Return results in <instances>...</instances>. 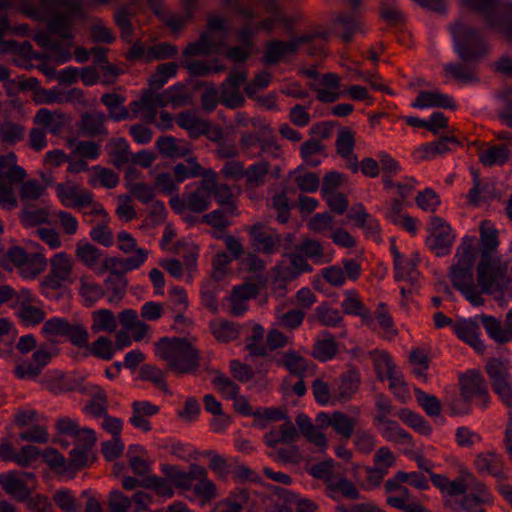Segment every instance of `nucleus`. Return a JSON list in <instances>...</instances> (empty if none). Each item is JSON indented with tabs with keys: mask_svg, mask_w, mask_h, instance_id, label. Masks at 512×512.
<instances>
[{
	"mask_svg": "<svg viewBox=\"0 0 512 512\" xmlns=\"http://www.w3.org/2000/svg\"><path fill=\"white\" fill-rule=\"evenodd\" d=\"M326 488V495L336 501L339 500L340 497L349 500H357L360 498V493L354 483L341 476L336 475Z\"/></svg>",
	"mask_w": 512,
	"mask_h": 512,
	"instance_id": "obj_40",
	"label": "nucleus"
},
{
	"mask_svg": "<svg viewBox=\"0 0 512 512\" xmlns=\"http://www.w3.org/2000/svg\"><path fill=\"white\" fill-rule=\"evenodd\" d=\"M413 107H440L445 109H455L456 105L452 97L439 91H421L414 103Z\"/></svg>",
	"mask_w": 512,
	"mask_h": 512,
	"instance_id": "obj_39",
	"label": "nucleus"
},
{
	"mask_svg": "<svg viewBox=\"0 0 512 512\" xmlns=\"http://www.w3.org/2000/svg\"><path fill=\"white\" fill-rule=\"evenodd\" d=\"M460 143L453 136L442 137L437 141L422 145L414 151V157L418 160L433 158L436 155H442L457 147Z\"/></svg>",
	"mask_w": 512,
	"mask_h": 512,
	"instance_id": "obj_31",
	"label": "nucleus"
},
{
	"mask_svg": "<svg viewBox=\"0 0 512 512\" xmlns=\"http://www.w3.org/2000/svg\"><path fill=\"white\" fill-rule=\"evenodd\" d=\"M419 262V255L413 253L411 256H405L394 263V279L396 281L408 282L412 286L415 285L420 276L417 268Z\"/></svg>",
	"mask_w": 512,
	"mask_h": 512,
	"instance_id": "obj_29",
	"label": "nucleus"
},
{
	"mask_svg": "<svg viewBox=\"0 0 512 512\" xmlns=\"http://www.w3.org/2000/svg\"><path fill=\"white\" fill-rule=\"evenodd\" d=\"M74 34H34L35 42L45 49L48 56L58 63H65L72 57Z\"/></svg>",
	"mask_w": 512,
	"mask_h": 512,
	"instance_id": "obj_12",
	"label": "nucleus"
},
{
	"mask_svg": "<svg viewBox=\"0 0 512 512\" xmlns=\"http://www.w3.org/2000/svg\"><path fill=\"white\" fill-rule=\"evenodd\" d=\"M471 478H476L472 474H467L465 477H459L454 480H449L448 477L442 474L431 473V482L438 488L443 495L456 497L467 493L472 490L473 484Z\"/></svg>",
	"mask_w": 512,
	"mask_h": 512,
	"instance_id": "obj_20",
	"label": "nucleus"
},
{
	"mask_svg": "<svg viewBox=\"0 0 512 512\" xmlns=\"http://www.w3.org/2000/svg\"><path fill=\"white\" fill-rule=\"evenodd\" d=\"M148 251L139 249L136 254L128 258L109 257L105 255L102 265L97 269V275L109 272V275L125 276L126 272L138 269L146 261Z\"/></svg>",
	"mask_w": 512,
	"mask_h": 512,
	"instance_id": "obj_15",
	"label": "nucleus"
},
{
	"mask_svg": "<svg viewBox=\"0 0 512 512\" xmlns=\"http://www.w3.org/2000/svg\"><path fill=\"white\" fill-rule=\"evenodd\" d=\"M477 472L481 475H489L497 479L507 478L503 457L492 451L480 453L474 460Z\"/></svg>",
	"mask_w": 512,
	"mask_h": 512,
	"instance_id": "obj_22",
	"label": "nucleus"
},
{
	"mask_svg": "<svg viewBox=\"0 0 512 512\" xmlns=\"http://www.w3.org/2000/svg\"><path fill=\"white\" fill-rule=\"evenodd\" d=\"M376 320L381 329L383 338L392 340L397 336L398 331L395 328L393 319L387 309V305L383 302L379 303L377 306Z\"/></svg>",
	"mask_w": 512,
	"mask_h": 512,
	"instance_id": "obj_61",
	"label": "nucleus"
},
{
	"mask_svg": "<svg viewBox=\"0 0 512 512\" xmlns=\"http://www.w3.org/2000/svg\"><path fill=\"white\" fill-rule=\"evenodd\" d=\"M510 157V151L506 145H494L479 152V161L485 167L502 166Z\"/></svg>",
	"mask_w": 512,
	"mask_h": 512,
	"instance_id": "obj_49",
	"label": "nucleus"
},
{
	"mask_svg": "<svg viewBox=\"0 0 512 512\" xmlns=\"http://www.w3.org/2000/svg\"><path fill=\"white\" fill-rule=\"evenodd\" d=\"M117 328V320L114 313L109 309H100L92 313L91 330L94 333H112Z\"/></svg>",
	"mask_w": 512,
	"mask_h": 512,
	"instance_id": "obj_57",
	"label": "nucleus"
},
{
	"mask_svg": "<svg viewBox=\"0 0 512 512\" xmlns=\"http://www.w3.org/2000/svg\"><path fill=\"white\" fill-rule=\"evenodd\" d=\"M106 116L103 112L93 111L81 115L78 129L86 137H103L108 131L105 127Z\"/></svg>",
	"mask_w": 512,
	"mask_h": 512,
	"instance_id": "obj_25",
	"label": "nucleus"
},
{
	"mask_svg": "<svg viewBox=\"0 0 512 512\" xmlns=\"http://www.w3.org/2000/svg\"><path fill=\"white\" fill-rule=\"evenodd\" d=\"M7 259L18 269L21 277L35 279L47 267V259L42 253H28L20 246H12L7 251Z\"/></svg>",
	"mask_w": 512,
	"mask_h": 512,
	"instance_id": "obj_9",
	"label": "nucleus"
},
{
	"mask_svg": "<svg viewBox=\"0 0 512 512\" xmlns=\"http://www.w3.org/2000/svg\"><path fill=\"white\" fill-rule=\"evenodd\" d=\"M49 263L50 272L42 279L41 285L55 290L70 278L73 261L66 252H58L50 258Z\"/></svg>",
	"mask_w": 512,
	"mask_h": 512,
	"instance_id": "obj_16",
	"label": "nucleus"
},
{
	"mask_svg": "<svg viewBox=\"0 0 512 512\" xmlns=\"http://www.w3.org/2000/svg\"><path fill=\"white\" fill-rule=\"evenodd\" d=\"M127 458L135 474L146 475L150 471L147 452L141 445H130L127 450Z\"/></svg>",
	"mask_w": 512,
	"mask_h": 512,
	"instance_id": "obj_56",
	"label": "nucleus"
},
{
	"mask_svg": "<svg viewBox=\"0 0 512 512\" xmlns=\"http://www.w3.org/2000/svg\"><path fill=\"white\" fill-rule=\"evenodd\" d=\"M154 352L178 376L195 374L200 367V353L186 338L163 337L154 343Z\"/></svg>",
	"mask_w": 512,
	"mask_h": 512,
	"instance_id": "obj_2",
	"label": "nucleus"
},
{
	"mask_svg": "<svg viewBox=\"0 0 512 512\" xmlns=\"http://www.w3.org/2000/svg\"><path fill=\"white\" fill-rule=\"evenodd\" d=\"M105 252L93 244L80 240L76 243L75 256L88 269L97 274V269L102 265Z\"/></svg>",
	"mask_w": 512,
	"mask_h": 512,
	"instance_id": "obj_28",
	"label": "nucleus"
},
{
	"mask_svg": "<svg viewBox=\"0 0 512 512\" xmlns=\"http://www.w3.org/2000/svg\"><path fill=\"white\" fill-rule=\"evenodd\" d=\"M195 468H199V465L191 464L188 471H183L175 465L164 464L161 466V471L176 488L189 490L195 481Z\"/></svg>",
	"mask_w": 512,
	"mask_h": 512,
	"instance_id": "obj_33",
	"label": "nucleus"
},
{
	"mask_svg": "<svg viewBox=\"0 0 512 512\" xmlns=\"http://www.w3.org/2000/svg\"><path fill=\"white\" fill-rule=\"evenodd\" d=\"M0 485L7 494L18 502L24 501L31 495L30 487H27L24 481L13 472L0 474Z\"/></svg>",
	"mask_w": 512,
	"mask_h": 512,
	"instance_id": "obj_41",
	"label": "nucleus"
},
{
	"mask_svg": "<svg viewBox=\"0 0 512 512\" xmlns=\"http://www.w3.org/2000/svg\"><path fill=\"white\" fill-rule=\"evenodd\" d=\"M140 379L152 383L165 393H170L166 383V373L155 365L145 364L140 368Z\"/></svg>",
	"mask_w": 512,
	"mask_h": 512,
	"instance_id": "obj_60",
	"label": "nucleus"
},
{
	"mask_svg": "<svg viewBox=\"0 0 512 512\" xmlns=\"http://www.w3.org/2000/svg\"><path fill=\"white\" fill-rule=\"evenodd\" d=\"M283 365L294 375L303 378L313 367V362L303 358L296 352H288L283 356Z\"/></svg>",
	"mask_w": 512,
	"mask_h": 512,
	"instance_id": "obj_58",
	"label": "nucleus"
},
{
	"mask_svg": "<svg viewBox=\"0 0 512 512\" xmlns=\"http://www.w3.org/2000/svg\"><path fill=\"white\" fill-rule=\"evenodd\" d=\"M128 281L125 276L108 275L105 279V286L108 293L109 303H118L126 293Z\"/></svg>",
	"mask_w": 512,
	"mask_h": 512,
	"instance_id": "obj_62",
	"label": "nucleus"
},
{
	"mask_svg": "<svg viewBox=\"0 0 512 512\" xmlns=\"http://www.w3.org/2000/svg\"><path fill=\"white\" fill-rule=\"evenodd\" d=\"M34 122L40 125L47 132L57 135L63 128V118L60 114L50 111L47 108H40L35 117Z\"/></svg>",
	"mask_w": 512,
	"mask_h": 512,
	"instance_id": "obj_53",
	"label": "nucleus"
},
{
	"mask_svg": "<svg viewBox=\"0 0 512 512\" xmlns=\"http://www.w3.org/2000/svg\"><path fill=\"white\" fill-rule=\"evenodd\" d=\"M156 147L161 155L172 159L188 157L192 154L188 142L172 136L159 137L156 141Z\"/></svg>",
	"mask_w": 512,
	"mask_h": 512,
	"instance_id": "obj_26",
	"label": "nucleus"
},
{
	"mask_svg": "<svg viewBox=\"0 0 512 512\" xmlns=\"http://www.w3.org/2000/svg\"><path fill=\"white\" fill-rule=\"evenodd\" d=\"M176 124L187 130L193 137L206 134L210 128L208 120L201 119L195 111L181 112L176 116Z\"/></svg>",
	"mask_w": 512,
	"mask_h": 512,
	"instance_id": "obj_37",
	"label": "nucleus"
},
{
	"mask_svg": "<svg viewBox=\"0 0 512 512\" xmlns=\"http://www.w3.org/2000/svg\"><path fill=\"white\" fill-rule=\"evenodd\" d=\"M29 16L46 21L49 32H69L86 14L82 0H40L25 10Z\"/></svg>",
	"mask_w": 512,
	"mask_h": 512,
	"instance_id": "obj_1",
	"label": "nucleus"
},
{
	"mask_svg": "<svg viewBox=\"0 0 512 512\" xmlns=\"http://www.w3.org/2000/svg\"><path fill=\"white\" fill-rule=\"evenodd\" d=\"M477 281L483 293H491L501 287L503 273L482 257L477 267Z\"/></svg>",
	"mask_w": 512,
	"mask_h": 512,
	"instance_id": "obj_24",
	"label": "nucleus"
},
{
	"mask_svg": "<svg viewBox=\"0 0 512 512\" xmlns=\"http://www.w3.org/2000/svg\"><path fill=\"white\" fill-rule=\"evenodd\" d=\"M454 51L465 62L478 61L489 50L483 34H453Z\"/></svg>",
	"mask_w": 512,
	"mask_h": 512,
	"instance_id": "obj_14",
	"label": "nucleus"
},
{
	"mask_svg": "<svg viewBox=\"0 0 512 512\" xmlns=\"http://www.w3.org/2000/svg\"><path fill=\"white\" fill-rule=\"evenodd\" d=\"M195 483L193 491L195 495L204 502H210L218 497L216 484L208 477L206 468L199 465L194 472Z\"/></svg>",
	"mask_w": 512,
	"mask_h": 512,
	"instance_id": "obj_30",
	"label": "nucleus"
},
{
	"mask_svg": "<svg viewBox=\"0 0 512 512\" xmlns=\"http://www.w3.org/2000/svg\"><path fill=\"white\" fill-rule=\"evenodd\" d=\"M344 295L345 298L341 302L343 312L347 315L358 316L363 323L371 326L374 322L372 313L370 309L364 305L358 293L355 290H346Z\"/></svg>",
	"mask_w": 512,
	"mask_h": 512,
	"instance_id": "obj_27",
	"label": "nucleus"
},
{
	"mask_svg": "<svg viewBox=\"0 0 512 512\" xmlns=\"http://www.w3.org/2000/svg\"><path fill=\"white\" fill-rule=\"evenodd\" d=\"M379 425L382 426L380 429L381 435L387 441L398 444H411V435L406 430L401 428L398 422L387 419L381 422Z\"/></svg>",
	"mask_w": 512,
	"mask_h": 512,
	"instance_id": "obj_50",
	"label": "nucleus"
},
{
	"mask_svg": "<svg viewBox=\"0 0 512 512\" xmlns=\"http://www.w3.org/2000/svg\"><path fill=\"white\" fill-rule=\"evenodd\" d=\"M480 240L482 257H487L499 245L498 230L490 220H483L480 224Z\"/></svg>",
	"mask_w": 512,
	"mask_h": 512,
	"instance_id": "obj_52",
	"label": "nucleus"
},
{
	"mask_svg": "<svg viewBox=\"0 0 512 512\" xmlns=\"http://www.w3.org/2000/svg\"><path fill=\"white\" fill-rule=\"evenodd\" d=\"M320 417L327 418V425L331 426L333 430L345 440H348L352 436L356 425V419L351 418L340 411L333 412L330 416L321 413L318 415V418Z\"/></svg>",
	"mask_w": 512,
	"mask_h": 512,
	"instance_id": "obj_43",
	"label": "nucleus"
},
{
	"mask_svg": "<svg viewBox=\"0 0 512 512\" xmlns=\"http://www.w3.org/2000/svg\"><path fill=\"white\" fill-rule=\"evenodd\" d=\"M445 77L462 84L478 81L476 69L470 62H451L443 65Z\"/></svg>",
	"mask_w": 512,
	"mask_h": 512,
	"instance_id": "obj_35",
	"label": "nucleus"
},
{
	"mask_svg": "<svg viewBox=\"0 0 512 512\" xmlns=\"http://www.w3.org/2000/svg\"><path fill=\"white\" fill-rule=\"evenodd\" d=\"M79 295L85 306L92 307L98 300L104 297L105 289L89 275L80 277Z\"/></svg>",
	"mask_w": 512,
	"mask_h": 512,
	"instance_id": "obj_46",
	"label": "nucleus"
},
{
	"mask_svg": "<svg viewBox=\"0 0 512 512\" xmlns=\"http://www.w3.org/2000/svg\"><path fill=\"white\" fill-rule=\"evenodd\" d=\"M198 0H181L183 12L176 13L169 10L163 0H149V7L157 18L172 32L186 28L194 13L198 9Z\"/></svg>",
	"mask_w": 512,
	"mask_h": 512,
	"instance_id": "obj_7",
	"label": "nucleus"
},
{
	"mask_svg": "<svg viewBox=\"0 0 512 512\" xmlns=\"http://www.w3.org/2000/svg\"><path fill=\"white\" fill-rule=\"evenodd\" d=\"M57 197L66 208L81 209L92 202V193L76 184L58 183Z\"/></svg>",
	"mask_w": 512,
	"mask_h": 512,
	"instance_id": "obj_17",
	"label": "nucleus"
},
{
	"mask_svg": "<svg viewBox=\"0 0 512 512\" xmlns=\"http://www.w3.org/2000/svg\"><path fill=\"white\" fill-rule=\"evenodd\" d=\"M248 231L256 250L265 254H273L279 250L281 237L271 228L262 223H256L250 226Z\"/></svg>",
	"mask_w": 512,
	"mask_h": 512,
	"instance_id": "obj_19",
	"label": "nucleus"
},
{
	"mask_svg": "<svg viewBox=\"0 0 512 512\" xmlns=\"http://www.w3.org/2000/svg\"><path fill=\"white\" fill-rule=\"evenodd\" d=\"M100 100L107 107L110 119L119 122L129 117V111L124 106V96L117 93H105Z\"/></svg>",
	"mask_w": 512,
	"mask_h": 512,
	"instance_id": "obj_47",
	"label": "nucleus"
},
{
	"mask_svg": "<svg viewBox=\"0 0 512 512\" xmlns=\"http://www.w3.org/2000/svg\"><path fill=\"white\" fill-rule=\"evenodd\" d=\"M327 34H306L300 38L288 41L270 40L265 44L262 62L267 65H276L281 62H288L296 53L300 44L312 41L316 36L326 39Z\"/></svg>",
	"mask_w": 512,
	"mask_h": 512,
	"instance_id": "obj_8",
	"label": "nucleus"
},
{
	"mask_svg": "<svg viewBox=\"0 0 512 512\" xmlns=\"http://www.w3.org/2000/svg\"><path fill=\"white\" fill-rule=\"evenodd\" d=\"M349 218L354 220L356 226L362 228L368 238L373 239L375 242L381 240L379 222L369 215L362 205L353 208V212Z\"/></svg>",
	"mask_w": 512,
	"mask_h": 512,
	"instance_id": "obj_34",
	"label": "nucleus"
},
{
	"mask_svg": "<svg viewBox=\"0 0 512 512\" xmlns=\"http://www.w3.org/2000/svg\"><path fill=\"white\" fill-rule=\"evenodd\" d=\"M463 4L482 15L491 29L512 32V2L500 5L499 0H462Z\"/></svg>",
	"mask_w": 512,
	"mask_h": 512,
	"instance_id": "obj_5",
	"label": "nucleus"
},
{
	"mask_svg": "<svg viewBox=\"0 0 512 512\" xmlns=\"http://www.w3.org/2000/svg\"><path fill=\"white\" fill-rule=\"evenodd\" d=\"M149 4V0H147ZM144 8V0H130V2L119 8L115 13V22L121 32H131L135 29L133 19L138 12Z\"/></svg>",
	"mask_w": 512,
	"mask_h": 512,
	"instance_id": "obj_38",
	"label": "nucleus"
},
{
	"mask_svg": "<svg viewBox=\"0 0 512 512\" xmlns=\"http://www.w3.org/2000/svg\"><path fill=\"white\" fill-rule=\"evenodd\" d=\"M361 384L360 372L357 369H349L334 381V401L343 404L350 401L358 392Z\"/></svg>",
	"mask_w": 512,
	"mask_h": 512,
	"instance_id": "obj_18",
	"label": "nucleus"
},
{
	"mask_svg": "<svg viewBox=\"0 0 512 512\" xmlns=\"http://www.w3.org/2000/svg\"><path fill=\"white\" fill-rule=\"evenodd\" d=\"M476 254L471 242L463 241L456 253V263L451 267V281L456 289L474 283L473 266Z\"/></svg>",
	"mask_w": 512,
	"mask_h": 512,
	"instance_id": "obj_10",
	"label": "nucleus"
},
{
	"mask_svg": "<svg viewBox=\"0 0 512 512\" xmlns=\"http://www.w3.org/2000/svg\"><path fill=\"white\" fill-rule=\"evenodd\" d=\"M139 175L140 173L135 169H130L127 172V188L133 197L136 198L139 202L148 204L155 198V187L143 181H135L138 179Z\"/></svg>",
	"mask_w": 512,
	"mask_h": 512,
	"instance_id": "obj_36",
	"label": "nucleus"
},
{
	"mask_svg": "<svg viewBox=\"0 0 512 512\" xmlns=\"http://www.w3.org/2000/svg\"><path fill=\"white\" fill-rule=\"evenodd\" d=\"M226 34H201L198 41L190 43L183 54L185 56L197 55H225L236 63L245 62L253 52L252 34H242L241 45L228 48L225 42Z\"/></svg>",
	"mask_w": 512,
	"mask_h": 512,
	"instance_id": "obj_3",
	"label": "nucleus"
},
{
	"mask_svg": "<svg viewBox=\"0 0 512 512\" xmlns=\"http://www.w3.org/2000/svg\"><path fill=\"white\" fill-rule=\"evenodd\" d=\"M53 501L62 512H81L82 503L69 489L57 490L53 495Z\"/></svg>",
	"mask_w": 512,
	"mask_h": 512,
	"instance_id": "obj_64",
	"label": "nucleus"
},
{
	"mask_svg": "<svg viewBox=\"0 0 512 512\" xmlns=\"http://www.w3.org/2000/svg\"><path fill=\"white\" fill-rule=\"evenodd\" d=\"M397 416L399 419L413 428L415 431L421 433L422 435H429L432 432V427L428 421L425 420L423 416L417 414L407 408H402Z\"/></svg>",
	"mask_w": 512,
	"mask_h": 512,
	"instance_id": "obj_59",
	"label": "nucleus"
},
{
	"mask_svg": "<svg viewBox=\"0 0 512 512\" xmlns=\"http://www.w3.org/2000/svg\"><path fill=\"white\" fill-rule=\"evenodd\" d=\"M302 19L301 14H297L294 16H286V15H278V16H271L268 18H265L261 21H259L256 25L257 30H264V31H272L277 28H279V24H281V27L288 32L294 29L299 28L297 25L298 22H300Z\"/></svg>",
	"mask_w": 512,
	"mask_h": 512,
	"instance_id": "obj_48",
	"label": "nucleus"
},
{
	"mask_svg": "<svg viewBox=\"0 0 512 512\" xmlns=\"http://www.w3.org/2000/svg\"><path fill=\"white\" fill-rule=\"evenodd\" d=\"M27 173L17 164V156L9 152L0 156V204L13 208L17 204L13 186L24 181Z\"/></svg>",
	"mask_w": 512,
	"mask_h": 512,
	"instance_id": "obj_6",
	"label": "nucleus"
},
{
	"mask_svg": "<svg viewBox=\"0 0 512 512\" xmlns=\"http://www.w3.org/2000/svg\"><path fill=\"white\" fill-rule=\"evenodd\" d=\"M89 393L91 399L86 404L84 411L95 418H103L108 414V398L103 390L98 385H91Z\"/></svg>",
	"mask_w": 512,
	"mask_h": 512,
	"instance_id": "obj_45",
	"label": "nucleus"
},
{
	"mask_svg": "<svg viewBox=\"0 0 512 512\" xmlns=\"http://www.w3.org/2000/svg\"><path fill=\"white\" fill-rule=\"evenodd\" d=\"M472 490H469L461 501V508L465 512H486L483 505L491 501V494L485 484L471 478Z\"/></svg>",
	"mask_w": 512,
	"mask_h": 512,
	"instance_id": "obj_23",
	"label": "nucleus"
},
{
	"mask_svg": "<svg viewBox=\"0 0 512 512\" xmlns=\"http://www.w3.org/2000/svg\"><path fill=\"white\" fill-rule=\"evenodd\" d=\"M240 328L238 324L227 320H218L210 324L213 336L223 343L237 339L240 335Z\"/></svg>",
	"mask_w": 512,
	"mask_h": 512,
	"instance_id": "obj_55",
	"label": "nucleus"
},
{
	"mask_svg": "<svg viewBox=\"0 0 512 512\" xmlns=\"http://www.w3.org/2000/svg\"><path fill=\"white\" fill-rule=\"evenodd\" d=\"M453 330L459 339L463 340L477 352L484 351V344L479 337V327L472 321H461L453 325Z\"/></svg>",
	"mask_w": 512,
	"mask_h": 512,
	"instance_id": "obj_42",
	"label": "nucleus"
},
{
	"mask_svg": "<svg viewBox=\"0 0 512 512\" xmlns=\"http://www.w3.org/2000/svg\"><path fill=\"white\" fill-rule=\"evenodd\" d=\"M370 354L378 379L384 381L385 377H391V372L396 369L391 356L386 352L377 350Z\"/></svg>",
	"mask_w": 512,
	"mask_h": 512,
	"instance_id": "obj_63",
	"label": "nucleus"
},
{
	"mask_svg": "<svg viewBox=\"0 0 512 512\" xmlns=\"http://www.w3.org/2000/svg\"><path fill=\"white\" fill-rule=\"evenodd\" d=\"M206 170L198 162L195 156H188L184 163H178L173 167V174L177 183H183L187 179H204Z\"/></svg>",
	"mask_w": 512,
	"mask_h": 512,
	"instance_id": "obj_44",
	"label": "nucleus"
},
{
	"mask_svg": "<svg viewBox=\"0 0 512 512\" xmlns=\"http://www.w3.org/2000/svg\"><path fill=\"white\" fill-rule=\"evenodd\" d=\"M460 394L470 403L486 408L489 402V393L482 375L475 370H469L459 378Z\"/></svg>",
	"mask_w": 512,
	"mask_h": 512,
	"instance_id": "obj_13",
	"label": "nucleus"
},
{
	"mask_svg": "<svg viewBox=\"0 0 512 512\" xmlns=\"http://www.w3.org/2000/svg\"><path fill=\"white\" fill-rule=\"evenodd\" d=\"M212 185V169H208L206 170V174H204V179L188 185L182 196H173L169 204L177 214H183L186 211L202 213L208 210L212 202L210 196V188H212Z\"/></svg>",
	"mask_w": 512,
	"mask_h": 512,
	"instance_id": "obj_4",
	"label": "nucleus"
},
{
	"mask_svg": "<svg viewBox=\"0 0 512 512\" xmlns=\"http://www.w3.org/2000/svg\"><path fill=\"white\" fill-rule=\"evenodd\" d=\"M430 235L426 239L427 247L438 257L448 255L454 242L451 227L440 217H431L428 223Z\"/></svg>",
	"mask_w": 512,
	"mask_h": 512,
	"instance_id": "obj_11",
	"label": "nucleus"
},
{
	"mask_svg": "<svg viewBox=\"0 0 512 512\" xmlns=\"http://www.w3.org/2000/svg\"><path fill=\"white\" fill-rule=\"evenodd\" d=\"M485 369L491 381L492 388L511 380L507 361L496 358L490 359Z\"/></svg>",
	"mask_w": 512,
	"mask_h": 512,
	"instance_id": "obj_51",
	"label": "nucleus"
},
{
	"mask_svg": "<svg viewBox=\"0 0 512 512\" xmlns=\"http://www.w3.org/2000/svg\"><path fill=\"white\" fill-rule=\"evenodd\" d=\"M298 439V432L291 421H286L282 425L273 427L264 435V442L271 448H276L278 444H291Z\"/></svg>",
	"mask_w": 512,
	"mask_h": 512,
	"instance_id": "obj_32",
	"label": "nucleus"
},
{
	"mask_svg": "<svg viewBox=\"0 0 512 512\" xmlns=\"http://www.w3.org/2000/svg\"><path fill=\"white\" fill-rule=\"evenodd\" d=\"M482 325L487 334L497 343L504 344L512 340V309H510L503 323L493 316H482Z\"/></svg>",
	"mask_w": 512,
	"mask_h": 512,
	"instance_id": "obj_21",
	"label": "nucleus"
},
{
	"mask_svg": "<svg viewBox=\"0 0 512 512\" xmlns=\"http://www.w3.org/2000/svg\"><path fill=\"white\" fill-rule=\"evenodd\" d=\"M111 163L120 168L124 164L130 162L131 152L129 150V144L124 138L112 139L107 144Z\"/></svg>",
	"mask_w": 512,
	"mask_h": 512,
	"instance_id": "obj_54",
	"label": "nucleus"
}]
</instances>
